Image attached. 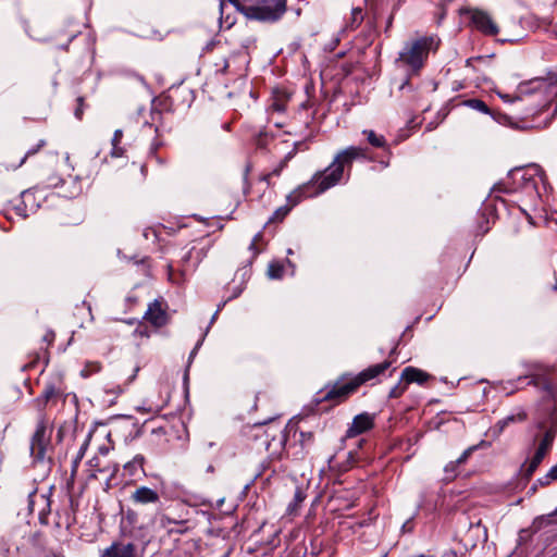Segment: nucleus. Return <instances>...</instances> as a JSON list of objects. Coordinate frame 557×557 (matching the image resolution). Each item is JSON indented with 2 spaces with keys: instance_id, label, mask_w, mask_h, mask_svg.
<instances>
[{
  "instance_id": "10",
  "label": "nucleus",
  "mask_w": 557,
  "mask_h": 557,
  "mask_svg": "<svg viewBox=\"0 0 557 557\" xmlns=\"http://www.w3.org/2000/svg\"><path fill=\"white\" fill-rule=\"evenodd\" d=\"M473 108L480 110L483 113L491 114L495 121H497L499 124H503V125H509V126L517 127V128H519V127L525 128V127L532 126L531 121L529 120V117L527 115L521 116V115L502 113L499 111L498 107L484 106V107H473Z\"/></svg>"
},
{
  "instance_id": "19",
  "label": "nucleus",
  "mask_w": 557,
  "mask_h": 557,
  "mask_svg": "<svg viewBox=\"0 0 557 557\" xmlns=\"http://www.w3.org/2000/svg\"><path fill=\"white\" fill-rule=\"evenodd\" d=\"M129 499L135 505H154L160 502V495L157 490L143 485L135 488Z\"/></svg>"
},
{
  "instance_id": "16",
  "label": "nucleus",
  "mask_w": 557,
  "mask_h": 557,
  "mask_svg": "<svg viewBox=\"0 0 557 557\" xmlns=\"http://www.w3.org/2000/svg\"><path fill=\"white\" fill-rule=\"evenodd\" d=\"M510 175L513 177L515 182L517 181V176L519 175V187H521L533 199L536 200L540 198V193L537 190V178L535 173H530V170L525 169H515L510 171Z\"/></svg>"
},
{
  "instance_id": "12",
  "label": "nucleus",
  "mask_w": 557,
  "mask_h": 557,
  "mask_svg": "<svg viewBox=\"0 0 557 557\" xmlns=\"http://www.w3.org/2000/svg\"><path fill=\"white\" fill-rule=\"evenodd\" d=\"M467 13L470 15L472 25L483 35L496 36L499 33L497 24L486 11L469 9Z\"/></svg>"
},
{
  "instance_id": "35",
  "label": "nucleus",
  "mask_w": 557,
  "mask_h": 557,
  "mask_svg": "<svg viewBox=\"0 0 557 557\" xmlns=\"http://www.w3.org/2000/svg\"><path fill=\"white\" fill-rule=\"evenodd\" d=\"M45 182L47 187L57 188L63 184V178L58 174H50Z\"/></svg>"
},
{
  "instance_id": "24",
  "label": "nucleus",
  "mask_w": 557,
  "mask_h": 557,
  "mask_svg": "<svg viewBox=\"0 0 557 557\" xmlns=\"http://www.w3.org/2000/svg\"><path fill=\"white\" fill-rule=\"evenodd\" d=\"M556 432L557 430L554 425L546 430L543 438L539 444L537 450H542V453L547 454L553 446L554 440L556 437Z\"/></svg>"
},
{
  "instance_id": "25",
  "label": "nucleus",
  "mask_w": 557,
  "mask_h": 557,
  "mask_svg": "<svg viewBox=\"0 0 557 557\" xmlns=\"http://www.w3.org/2000/svg\"><path fill=\"white\" fill-rule=\"evenodd\" d=\"M546 454L542 453V450H537L535 451L534 456L532 457L531 461L529 462V465L527 466V468L524 469V478L527 480H529L533 473L536 471V469L539 468V466L541 465V462L543 461V459L545 458Z\"/></svg>"
},
{
  "instance_id": "42",
  "label": "nucleus",
  "mask_w": 557,
  "mask_h": 557,
  "mask_svg": "<svg viewBox=\"0 0 557 557\" xmlns=\"http://www.w3.org/2000/svg\"><path fill=\"white\" fill-rule=\"evenodd\" d=\"M89 443H90V434L87 436V438L84 441V443L81 445L79 447V450L76 455V457L78 458V460H82L85 456V453L89 446Z\"/></svg>"
},
{
  "instance_id": "37",
  "label": "nucleus",
  "mask_w": 557,
  "mask_h": 557,
  "mask_svg": "<svg viewBox=\"0 0 557 557\" xmlns=\"http://www.w3.org/2000/svg\"><path fill=\"white\" fill-rule=\"evenodd\" d=\"M430 112V107L425 108L423 110V114L424 116L422 119H419L418 116H413L412 119H410L407 123V127L409 129H416L418 128L421 124H422V121H424L426 117H425V114Z\"/></svg>"
},
{
  "instance_id": "58",
  "label": "nucleus",
  "mask_w": 557,
  "mask_h": 557,
  "mask_svg": "<svg viewBox=\"0 0 557 557\" xmlns=\"http://www.w3.org/2000/svg\"><path fill=\"white\" fill-rule=\"evenodd\" d=\"M520 210L522 211V213L527 216V219L529 220L530 223H533L532 221V216L523 209L520 208Z\"/></svg>"
},
{
  "instance_id": "13",
  "label": "nucleus",
  "mask_w": 557,
  "mask_h": 557,
  "mask_svg": "<svg viewBox=\"0 0 557 557\" xmlns=\"http://www.w3.org/2000/svg\"><path fill=\"white\" fill-rule=\"evenodd\" d=\"M287 444V435L285 432H280V436L277 438V443L275 447L271 448L269 451L268 458L262 460L253 472V480L262 476L268 470L271 469L273 460H280L282 458L283 451L285 450Z\"/></svg>"
},
{
  "instance_id": "22",
  "label": "nucleus",
  "mask_w": 557,
  "mask_h": 557,
  "mask_svg": "<svg viewBox=\"0 0 557 557\" xmlns=\"http://www.w3.org/2000/svg\"><path fill=\"white\" fill-rule=\"evenodd\" d=\"M297 153V144L294 148L288 151L285 157L280 161V163L269 173H265L260 176V181L267 183L268 186L271 184L272 176H280L282 171L287 166L288 162L296 156Z\"/></svg>"
},
{
  "instance_id": "28",
  "label": "nucleus",
  "mask_w": 557,
  "mask_h": 557,
  "mask_svg": "<svg viewBox=\"0 0 557 557\" xmlns=\"http://www.w3.org/2000/svg\"><path fill=\"white\" fill-rule=\"evenodd\" d=\"M306 499V493L304 492V490L301 487H296L295 490V494H294V499L293 502L288 505V512L292 515V513H295L298 509V507L301 505V503Z\"/></svg>"
},
{
  "instance_id": "7",
  "label": "nucleus",
  "mask_w": 557,
  "mask_h": 557,
  "mask_svg": "<svg viewBox=\"0 0 557 557\" xmlns=\"http://www.w3.org/2000/svg\"><path fill=\"white\" fill-rule=\"evenodd\" d=\"M264 425L265 422L247 425L243 429V435L247 444L251 446L256 444L258 447H264L267 450H270L275 447L278 434H276L277 430L267 429Z\"/></svg>"
},
{
  "instance_id": "26",
  "label": "nucleus",
  "mask_w": 557,
  "mask_h": 557,
  "mask_svg": "<svg viewBox=\"0 0 557 557\" xmlns=\"http://www.w3.org/2000/svg\"><path fill=\"white\" fill-rule=\"evenodd\" d=\"M527 418H528L527 412L523 410H520L517 413L509 414V416L505 417L504 419L499 420L496 425L498 426L499 431L502 432L510 423L523 422L527 420Z\"/></svg>"
},
{
  "instance_id": "4",
  "label": "nucleus",
  "mask_w": 557,
  "mask_h": 557,
  "mask_svg": "<svg viewBox=\"0 0 557 557\" xmlns=\"http://www.w3.org/2000/svg\"><path fill=\"white\" fill-rule=\"evenodd\" d=\"M249 20L276 22L286 12V0H227Z\"/></svg>"
},
{
  "instance_id": "31",
  "label": "nucleus",
  "mask_w": 557,
  "mask_h": 557,
  "mask_svg": "<svg viewBox=\"0 0 557 557\" xmlns=\"http://www.w3.org/2000/svg\"><path fill=\"white\" fill-rule=\"evenodd\" d=\"M362 21H363L362 9L355 8V9L351 10V20H350V23L348 24V27L350 29H355V28L360 26Z\"/></svg>"
},
{
  "instance_id": "5",
  "label": "nucleus",
  "mask_w": 557,
  "mask_h": 557,
  "mask_svg": "<svg viewBox=\"0 0 557 557\" xmlns=\"http://www.w3.org/2000/svg\"><path fill=\"white\" fill-rule=\"evenodd\" d=\"M122 536L129 541L126 543L113 542L102 552L101 557H137L138 550L144 554L150 543V539L141 527L123 531Z\"/></svg>"
},
{
  "instance_id": "2",
  "label": "nucleus",
  "mask_w": 557,
  "mask_h": 557,
  "mask_svg": "<svg viewBox=\"0 0 557 557\" xmlns=\"http://www.w3.org/2000/svg\"><path fill=\"white\" fill-rule=\"evenodd\" d=\"M392 361L385 360L381 363L372 364L358 374L343 373L334 382H329L314 396L313 403L319 406L323 403L330 404V408L346 403L360 386L383 374Z\"/></svg>"
},
{
  "instance_id": "3",
  "label": "nucleus",
  "mask_w": 557,
  "mask_h": 557,
  "mask_svg": "<svg viewBox=\"0 0 557 557\" xmlns=\"http://www.w3.org/2000/svg\"><path fill=\"white\" fill-rule=\"evenodd\" d=\"M440 46V39L435 36H423L414 40L407 41L399 52L395 63L398 67L406 71V79L399 85L403 90L409 83L411 75L418 74L423 67L425 60L431 51H435Z\"/></svg>"
},
{
  "instance_id": "9",
  "label": "nucleus",
  "mask_w": 557,
  "mask_h": 557,
  "mask_svg": "<svg viewBox=\"0 0 557 557\" xmlns=\"http://www.w3.org/2000/svg\"><path fill=\"white\" fill-rule=\"evenodd\" d=\"M50 445V434H47L45 416L39 417L36 430L30 438V455L34 462H44L47 458V448Z\"/></svg>"
},
{
  "instance_id": "56",
  "label": "nucleus",
  "mask_w": 557,
  "mask_h": 557,
  "mask_svg": "<svg viewBox=\"0 0 557 557\" xmlns=\"http://www.w3.org/2000/svg\"><path fill=\"white\" fill-rule=\"evenodd\" d=\"M135 77H136L140 83H143V85L147 88V90H150L149 86L146 84V82H145V79H144V77H143V76L137 75V74H136V75H135Z\"/></svg>"
},
{
  "instance_id": "1",
  "label": "nucleus",
  "mask_w": 557,
  "mask_h": 557,
  "mask_svg": "<svg viewBox=\"0 0 557 557\" xmlns=\"http://www.w3.org/2000/svg\"><path fill=\"white\" fill-rule=\"evenodd\" d=\"M363 156V149L355 146H350L337 153L333 162L326 169L318 171L310 181L299 185L287 195V203L277 208L268 220L267 224L282 222L290 210L301 202L302 199L315 197L336 186L342 181L345 170L350 171L354 160Z\"/></svg>"
},
{
  "instance_id": "30",
  "label": "nucleus",
  "mask_w": 557,
  "mask_h": 557,
  "mask_svg": "<svg viewBox=\"0 0 557 557\" xmlns=\"http://www.w3.org/2000/svg\"><path fill=\"white\" fill-rule=\"evenodd\" d=\"M219 8H220V24H221V27H223V25H225L226 28H230L233 24H234V18L227 14L224 18V11L227 7L226 4V1L225 0H219Z\"/></svg>"
},
{
  "instance_id": "45",
  "label": "nucleus",
  "mask_w": 557,
  "mask_h": 557,
  "mask_svg": "<svg viewBox=\"0 0 557 557\" xmlns=\"http://www.w3.org/2000/svg\"><path fill=\"white\" fill-rule=\"evenodd\" d=\"M474 449H475V447H474V446L469 447L468 449H466V450L461 454V456L456 460V463H457V465L465 463V462L468 460L469 456L472 454V451H473Z\"/></svg>"
},
{
  "instance_id": "34",
  "label": "nucleus",
  "mask_w": 557,
  "mask_h": 557,
  "mask_svg": "<svg viewBox=\"0 0 557 557\" xmlns=\"http://www.w3.org/2000/svg\"><path fill=\"white\" fill-rule=\"evenodd\" d=\"M89 466L95 469V472L90 474V478H97L96 472L102 473L109 471L108 467L101 466L100 459L97 457L89 460Z\"/></svg>"
},
{
  "instance_id": "23",
  "label": "nucleus",
  "mask_w": 557,
  "mask_h": 557,
  "mask_svg": "<svg viewBox=\"0 0 557 557\" xmlns=\"http://www.w3.org/2000/svg\"><path fill=\"white\" fill-rule=\"evenodd\" d=\"M41 537L40 532H35L32 536L33 552L25 555V557H61L53 553L48 552L44 546L39 544Z\"/></svg>"
},
{
  "instance_id": "27",
  "label": "nucleus",
  "mask_w": 557,
  "mask_h": 557,
  "mask_svg": "<svg viewBox=\"0 0 557 557\" xmlns=\"http://www.w3.org/2000/svg\"><path fill=\"white\" fill-rule=\"evenodd\" d=\"M363 134L367 136L368 143L375 148H385L386 147V140L383 135H377L372 129H364Z\"/></svg>"
},
{
  "instance_id": "51",
  "label": "nucleus",
  "mask_w": 557,
  "mask_h": 557,
  "mask_svg": "<svg viewBox=\"0 0 557 557\" xmlns=\"http://www.w3.org/2000/svg\"><path fill=\"white\" fill-rule=\"evenodd\" d=\"M135 333L136 334H139L140 336H144V337H148L149 336V331L146 326H143V325H139L136 330H135Z\"/></svg>"
},
{
  "instance_id": "62",
  "label": "nucleus",
  "mask_w": 557,
  "mask_h": 557,
  "mask_svg": "<svg viewBox=\"0 0 557 557\" xmlns=\"http://www.w3.org/2000/svg\"><path fill=\"white\" fill-rule=\"evenodd\" d=\"M208 472H213L214 471V468L212 465L208 466V469H207Z\"/></svg>"
},
{
  "instance_id": "48",
  "label": "nucleus",
  "mask_w": 557,
  "mask_h": 557,
  "mask_svg": "<svg viewBox=\"0 0 557 557\" xmlns=\"http://www.w3.org/2000/svg\"><path fill=\"white\" fill-rule=\"evenodd\" d=\"M438 114H441V115H442L441 120H440V121H437V122H435V123H434V122H432V121H431V122H429V123L426 124V126H425V131H432V129H434V128L437 126V124H438L440 122H442V121L446 117V115L448 114V111H446V110H444L443 112H442V111H438Z\"/></svg>"
},
{
  "instance_id": "44",
  "label": "nucleus",
  "mask_w": 557,
  "mask_h": 557,
  "mask_svg": "<svg viewBox=\"0 0 557 557\" xmlns=\"http://www.w3.org/2000/svg\"><path fill=\"white\" fill-rule=\"evenodd\" d=\"M54 339H55V333L52 330H47L42 336V342L46 343L47 346H50L53 344Z\"/></svg>"
},
{
  "instance_id": "11",
  "label": "nucleus",
  "mask_w": 557,
  "mask_h": 557,
  "mask_svg": "<svg viewBox=\"0 0 557 557\" xmlns=\"http://www.w3.org/2000/svg\"><path fill=\"white\" fill-rule=\"evenodd\" d=\"M52 493V487L49 488L48 493L37 495V487H34L28 492V511L32 513L34 511V507L37 503L40 504V509L38 512V519L40 524L48 525L49 524V516L51 513V499L50 495Z\"/></svg>"
},
{
  "instance_id": "20",
  "label": "nucleus",
  "mask_w": 557,
  "mask_h": 557,
  "mask_svg": "<svg viewBox=\"0 0 557 557\" xmlns=\"http://www.w3.org/2000/svg\"><path fill=\"white\" fill-rule=\"evenodd\" d=\"M432 379L433 376L430 373L414 367H406L401 372V381L406 382L408 385L412 383L424 385Z\"/></svg>"
},
{
  "instance_id": "8",
  "label": "nucleus",
  "mask_w": 557,
  "mask_h": 557,
  "mask_svg": "<svg viewBox=\"0 0 557 557\" xmlns=\"http://www.w3.org/2000/svg\"><path fill=\"white\" fill-rule=\"evenodd\" d=\"M65 386L61 376H55L46 382L40 396L34 399L33 404L39 411V417L45 416L44 411L49 404H55L64 397Z\"/></svg>"
},
{
  "instance_id": "32",
  "label": "nucleus",
  "mask_w": 557,
  "mask_h": 557,
  "mask_svg": "<svg viewBox=\"0 0 557 557\" xmlns=\"http://www.w3.org/2000/svg\"><path fill=\"white\" fill-rule=\"evenodd\" d=\"M490 220L485 212L480 213L476 235H485L490 231Z\"/></svg>"
},
{
  "instance_id": "53",
  "label": "nucleus",
  "mask_w": 557,
  "mask_h": 557,
  "mask_svg": "<svg viewBox=\"0 0 557 557\" xmlns=\"http://www.w3.org/2000/svg\"><path fill=\"white\" fill-rule=\"evenodd\" d=\"M125 471L129 472L131 475H135L136 470L139 469L137 466H129V461L124 466Z\"/></svg>"
},
{
  "instance_id": "43",
  "label": "nucleus",
  "mask_w": 557,
  "mask_h": 557,
  "mask_svg": "<svg viewBox=\"0 0 557 557\" xmlns=\"http://www.w3.org/2000/svg\"><path fill=\"white\" fill-rule=\"evenodd\" d=\"M269 140L270 137L267 134H259V136L256 138V146L258 148H265Z\"/></svg>"
},
{
  "instance_id": "55",
  "label": "nucleus",
  "mask_w": 557,
  "mask_h": 557,
  "mask_svg": "<svg viewBox=\"0 0 557 557\" xmlns=\"http://www.w3.org/2000/svg\"><path fill=\"white\" fill-rule=\"evenodd\" d=\"M249 250H251L253 252V256H257L259 253V250H258L257 245L255 244V242L250 243Z\"/></svg>"
},
{
  "instance_id": "38",
  "label": "nucleus",
  "mask_w": 557,
  "mask_h": 557,
  "mask_svg": "<svg viewBox=\"0 0 557 557\" xmlns=\"http://www.w3.org/2000/svg\"><path fill=\"white\" fill-rule=\"evenodd\" d=\"M45 146H46V140L40 139L35 147L27 150V152L25 153L24 158L21 161V164H23L28 157L36 154Z\"/></svg>"
},
{
  "instance_id": "33",
  "label": "nucleus",
  "mask_w": 557,
  "mask_h": 557,
  "mask_svg": "<svg viewBox=\"0 0 557 557\" xmlns=\"http://www.w3.org/2000/svg\"><path fill=\"white\" fill-rule=\"evenodd\" d=\"M408 384L404 381H399L392 389L389 391V398H399L407 391Z\"/></svg>"
},
{
  "instance_id": "29",
  "label": "nucleus",
  "mask_w": 557,
  "mask_h": 557,
  "mask_svg": "<svg viewBox=\"0 0 557 557\" xmlns=\"http://www.w3.org/2000/svg\"><path fill=\"white\" fill-rule=\"evenodd\" d=\"M268 275L270 278L280 280L284 275V264L280 261H272L268 267Z\"/></svg>"
},
{
  "instance_id": "14",
  "label": "nucleus",
  "mask_w": 557,
  "mask_h": 557,
  "mask_svg": "<svg viewBox=\"0 0 557 557\" xmlns=\"http://www.w3.org/2000/svg\"><path fill=\"white\" fill-rule=\"evenodd\" d=\"M144 319L154 327H162L170 321L168 305L162 299H154L149 304Z\"/></svg>"
},
{
  "instance_id": "57",
  "label": "nucleus",
  "mask_w": 557,
  "mask_h": 557,
  "mask_svg": "<svg viewBox=\"0 0 557 557\" xmlns=\"http://www.w3.org/2000/svg\"><path fill=\"white\" fill-rule=\"evenodd\" d=\"M250 169H251L250 164H247V166L245 169V173H244L245 181H247V177H248V174L250 172Z\"/></svg>"
},
{
  "instance_id": "50",
  "label": "nucleus",
  "mask_w": 557,
  "mask_h": 557,
  "mask_svg": "<svg viewBox=\"0 0 557 557\" xmlns=\"http://www.w3.org/2000/svg\"><path fill=\"white\" fill-rule=\"evenodd\" d=\"M457 463L456 461H450L446 467H445V472L448 473V472H451L453 474L450 476H455V472H456V468H457Z\"/></svg>"
},
{
  "instance_id": "39",
  "label": "nucleus",
  "mask_w": 557,
  "mask_h": 557,
  "mask_svg": "<svg viewBox=\"0 0 557 557\" xmlns=\"http://www.w3.org/2000/svg\"><path fill=\"white\" fill-rule=\"evenodd\" d=\"M149 113L151 116V122L145 121V124L153 126L156 125V122L160 120L162 112L158 109V107H149Z\"/></svg>"
},
{
  "instance_id": "47",
  "label": "nucleus",
  "mask_w": 557,
  "mask_h": 557,
  "mask_svg": "<svg viewBox=\"0 0 557 557\" xmlns=\"http://www.w3.org/2000/svg\"><path fill=\"white\" fill-rule=\"evenodd\" d=\"M457 104H462V106H481V104H485V103L481 99L470 98V99L461 100Z\"/></svg>"
},
{
  "instance_id": "40",
  "label": "nucleus",
  "mask_w": 557,
  "mask_h": 557,
  "mask_svg": "<svg viewBox=\"0 0 557 557\" xmlns=\"http://www.w3.org/2000/svg\"><path fill=\"white\" fill-rule=\"evenodd\" d=\"M145 457L143 455H136L133 460L129 461V466H137L140 471L145 473V470H144V465H145Z\"/></svg>"
},
{
  "instance_id": "18",
  "label": "nucleus",
  "mask_w": 557,
  "mask_h": 557,
  "mask_svg": "<svg viewBox=\"0 0 557 557\" xmlns=\"http://www.w3.org/2000/svg\"><path fill=\"white\" fill-rule=\"evenodd\" d=\"M159 525L162 529H168V534H185L188 531V519L183 516H178L177 518L171 517L168 513H159L158 515Z\"/></svg>"
},
{
  "instance_id": "63",
  "label": "nucleus",
  "mask_w": 557,
  "mask_h": 557,
  "mask_svg": "<svg viewBox=\"0 0 557 557\" xmlns=\"http://www.w3.org/2000/svg\"><path fill=\"white\" fill-rule=\"evenodd\" d=\"M116 471H117V467H116V466H114V467H113V470H112V472H111V476H113V475L115 474V472H116Z\"/></svg>"
},
{
  "instance_id": "36",
  "label": "nucleus",
  "mask_w": 557,
  "mask_h": 557,
  "mask_svg": "<svg viewBox=\"0 0 557 557\" xmlns=\"http://www.w3.org/2000/svg\"><path fill=\"white\" fill-rule=\"evenodd\" d=\"M82 460H78L77 457H75L72 461V466H71V475H70V479L67 480V487L69 488H72L73 487V484H74V480H75V475L77 473V470H78V466L81 463Z\"/></svg>"
},
{
  "instance_id": "64",
  "label": "nucleus",
  "mask_w": 557,
  "mask_h": 557,
  "mask_svg": "<svg viewBox=\"0 0 557 557\" xmlns=\"http://www.w3.org/2000/svg\"><path fill=\"white\" fill-rule=\"evenodd\" d=\"M156 101H157V97H156V96H153V97L151 98V104H156Z\"/></svg>"
},
{
  "instance_id": "49",
  "label": "nucleus",
  "mask_w": 557,
  "mask_h": 557,
  "mask_svg": "<svg viewBox=\"0 0 557 557\" xmlns=\"http://www.w3.org/2000/svg\"><path fill=\"white\" fill-rule=\"evenodd\" d=\"M122 138H123V131L116 129L111 139V144H121Z\"/></svg>"
},
{
  "instance_id": "6",
  "label": "nucleus",
  "mask_w": 557,
  "mask_h": 557,
  "mask_svg": "<svg viewBox=\"0 0 557 557\" xmlns=\"http://www.w3.org/2000/svg\"><path fill=\"white\" fill-rule=\"evenodd\" d=\"M557 92V74L548 72L545 77H534L522 82L518 85L513 97L499 94L500 99L505 102L522 101L525 96L540 94L543 96H552Z\"/></svg>"
},
{
  "instance_id": "21",
  "label": "nucleus",
  "mask_w": 557,
  "mask_h": 557,
  "mask_svg": "<svg viewBox=\"0 0 557 557\" xmlns=\"http://www.w3.org/2000/svg\"><path fill=\"white\" fill-rule=\"evenodd\" d=\"M144 425H139L132 417L125 418L117 426L116 432L124 435L125 441H133L140 436Z\"/></svg>"
},
{
  "instance_id": "59",
  "label": "nucleus",
  "mask_w": 557,
  "mask_h": 557,
  "mask_svg": "<svg viewBox=\"0 0 557 557\" xmlns=\"http://www.w3.org/2000/svg\"><path fill=\"white\" fill-rule=\"evenodd\" d=\"M261 238H262V234H261V233H258V234L253 237L252 242H255V244L257 245V242H258V240H260Z\"/></svg>"
},
{
  "instance_id": "52",
  "label": "nucleus",
  "mask_w": 557,
  "mask_h": 557,
  "mask_svg": "<svg viewBox=\"0 0 557 557\" xmlns=\"http://www.w3.org/2000/svg\"><path fill=\"white\" fill-rule=\"evenodd\" d=\"M72 523H73V522L71 521V517H70V515H67L66 520H65V522H64V523H62L61 521H57V522H55V528H58V529H59V528H61L62 525H64L66 529H70V528H71V525H72Z\"/></svg>"
},
{
  "instance_id": "54",
  "label": "nucleus",
  "mask_w": 557,
  "mask_h": 557,
  "mask_svg": "<svg viewBox=\"0 0 557 557\" xmlns=\"http://www.w3.org/2000/svg\"><path fill=\"white\" fill-rule=\"evenodd\" d=\"M83 114H84V110L82 107H76L75 111H74V115L77 120H82L83 119Z\"/></svg>"
},
{
  "instance_id": "60",
  "label": "nucleus",
  "mask_w": 557,
  "mask_h": 557,
  "mask_svg": "<svg viewBox=\"0 0 557 557\" xmlns=\"http://www.w3.org/2000/svg\"><path fill=\"white\" fill-rule=\"evenodd\" d=\"M537 482H539L542 486H545V485H548V484H549V483H545V476L540 478V479L537 480Z\"/></svg>"
},
{
  "instance_id": "17",
  "label": "nucleus",
  "mask_w": 557,
  "mask_h": 557,
  "mask_svg": "<svg viewBox=\"0 0 557 557\" xmlns=\"http://www.w3.org/2000/svg\"><path fill=\"white\" fill-rule=\"evenodd\" d=\"M374 414L362 412L357 414L346 431V437L352 438L374 428Z\"/></svg>"
},
{
  "instance_id": "15",
  "label": "nucleus",
  "mask_w": 557,
  "mask_h": 557,
  "mask_svg": "<svg viewBox=\"0 0 557 557\" xmlns=\"http://www.w3.org/2000/svg\"><path fill=\"white\" fill-rule=\"evenodd\" d=\"M280 432H285L288 436L289 433H294V435L298 432L299 438L297 441V445L300 447V450L297 451V455H300V458H304L306 455L310 454L315 443V435L312 431H306L300 429L297 425L287 424L284 430H278Z\"/></svg>"
},
{
  "instance_id": "46",
  "label": "nucleus",
  "mask_w": 557,
  "mask_h": 557,
  "mask_svg": "<svg viewBox=\"0 0 557 557\" xmlns=\"http://www.w3.org/2000/svg\"><path fill=\"white\" fill-rule=\"evenodd\" d=\"M554 480H557V463L545 475V483H550Z\"/></svg>"
},
{
  "instance_id": "61",
  "label": "nucleus",
  "mask_w": 557,
  "mask_h": 557,
  "mask_svg": "<svg viewBox=\"0 0 557 557\" xmlns=\"http://www.w3.org/2000/svg\"><path fill=\"white\" fill-rule=\"evenodd\" d=\"M109 449L107 447H100L99 448V453L102 454V455H106L108 454Z\"/></svg>"
},
{
  "instance_id": "41",
  "label": "nucleus",
  "mask_w": 557,
  "mask_h": 557,
  "mask_svg": "<svg viewBox=\"0 0 557 557\" xmlns=\"http://www.w3.org/2000/svg\"><path fill=\"white\" fill-rule=\"evenodd\" d=\"M112 149L110 151V156L113 158H121L125 153V149L120 146V144H111Z\"/></svg>"
}]
</instances>
